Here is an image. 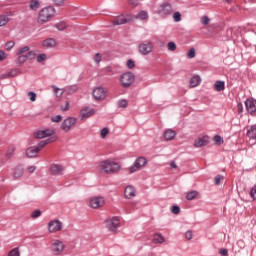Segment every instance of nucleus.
<instances>
[{"instance_id":"nucleus-22","label":"nucleus","mask_w":256,"mask_h":256,"mask_svg":"<svg viewBox=\"0 0 256 256\" xmlns=\"http://www.w3.org/2000/svg\"><path fill=\"white\" fill-rule=\"evenodd\" d=\"M175 135H177L175 131L168 129L164 132V139H166V141H172V139H175Z\"/></svg>"},{"instance_id":"nucleus-48","label":"nucleus","mask_w":256,"mask_h":256,"mask_svg":"<svg viewBox=\"0 0 256 256\" xmlns=\"http://www.w3.org/2000/svg\"><path fill=\"white\" fill-rule=\"evenodd\" d=\"M171 211L174 215H179L181 208H179V206H177V205H174V206H172Z\"/></svg>"},{"instance_id":"nucleus-1","label":"nucleus","mask_w":256,"mask_h":256,"mask_svg":"<svg viewBox=\"0 0 256 256\" xmlns=\"http://www.w3.org/2000/svg\"><path fill=\"white\" fill-rule=\"evenodd\" d=\"M52 17H55V8L52 6L44 7L38 14V23H47V21H51Z\"/></svg>"},{"instance_id":"nucleus-39","label":"nucleus","mask_w":256,"mask_h":256,"mask_svg":"<svg viewBox=\"0 0 256 256\" xmlns=\"http://www.w3.org/2000/svg\"><path fill=\"white\" fill-rule=\"evenodd\" d=\"M117 105H118V107L125 109L127 107V105H129V104L127 103V100L122 99V100L118 101Z\"/></svg>"},{"instance_id":"nucleus-3","label":"nucleus","mask_w":256,"mask_h":256,"mask_svg":"<svg viewBox=\"0 0 256 256\" xmlns=\"http://www.w3.org/2000/svg\"><path fill=\"white\" fill-rule=\"evenodd\" d=\"M246 141L249 143V145H256V124L247 126Z\"/></svg>"},{"instance_id":"nucleus-31","label":"nucleus","mask_w":256,"mask_h":256,"mask_svg":"<svg viewBox=\"0 0 256 256\" xmlns=\"http://www.w3.org/2000/svg\"><path fill=\"white\" fill-rule=\"evenodd\" d=\"M30 9H32V11H37V9H39V0H31Z\"/></svg>"},{"instance_id":"nucleus-5","label":"nucleus","mask_w":256,"mask_h":256,"mask_svg":"<svg viewBox=\"0 0 256 256\" xmlns=\"http://www.w3.org/2000/svg\"><path fill=\"white\" fill-rule=\"evenodd\" d=\"M120 82L122 87H131L135 83V75L131 72H126L121 75Z\"/></svg>"},{"instance_id":"nucleus-55","label":"nucleus","mask_w":256,"mask_h":256,"mask_svg":"<svg viewBox=\"0 0 256 256\" xmlns=\"http://www.w3.org/2000/svg\"><path fill=\"white\" fill-rule=\"evenodd\" d=\"M127 67H128V69H133L135 67V61L128 60L127 61Z\"/></svg>"},{"instance_id":"nucleus-8","label":"nucleus","mask_w":256,"mask_h":256,"mask_svg":"<svg viewBox=\"0 0 256 256\" xmlns=\"http://www.w3.org/2000/svg\"><path fill=\"white\" fill-rule=\"evenodd\" d=\"M77 123V119L73 117H69L65 119L61 124V130L65 131L66 133H69L71 129L74 127V125Z\"/></svg>"},{"instance_id":"nucleus-26","label":"nucleus","mask_w":256,"mask_h":256,"mask_svg":"<svg viewBox=\"0 0 256 256\" xmlns=\"http://www.w3.org/2000/svg\"><path fill=\"white\" fill-rule=\"evenodd\" d=\"M79 89V87H77V85H71V86H66L64 88L65 93H67L68 95H73V93H76V91Z\"/></svg>"},{"instance_id":"nucleus-53","label":"nucleus","mask_w":256,"mask_h":256,"mask_svg":"<svg viewBox=\"0 0 256 256\" xmlns=\"http://www.w3.org/2000/svg\"><path fill=\"white\" fill-rule=\"evenodd\" d=\"M52 87H53V91L57 97H61L63 95V92L59 93V91H61V89L57 88V86H52Z\"/></svg>"},{"instance_id":"nucleus-24","label":"nucleus","mask_w":256,"mask_h":256,"mask_svg":"<svg viewBox=\"0 0 256 256\" xmlns=\"http://www.w3.org/2000/svg\"><path fill=\"white\" fill-rule=\"evenodd\" d=\"M153 243L157 244V243H165V237H163V234L161 233H156L153 236Z\"/></svg>"},{"instance_id":"nucleus-41","label":"nucleus","mask_w":256,"mask_h":256,"mask_svg":"<svg viewBox=\"0 0 256 256\" xmlns=\"http://www.w3.org/2000/svg\"><path fill=\"white\" fill-rule=\"evenodd\" d=\"M15 47V43L13 41H8L5 44L6 51H11Z\"/></svg>"},{"instance_id":"nucleus-21","label":"nucleus","mask_w":256,"mask_h":256,"mask_svg":"<svg viewBox=\"0 0 256 256\" xmlns=\"http://www.w3.org/2000/svg\"><path fill=\"white\" fill-rule=\"evenodd\" d=\"M209 143V137L204 136L203 138H200L195 141L194 145L195 147H205Z\"/></svg>"},{"instance_id":"nucleus-58","label":"nucleus","mask_w":256,"mask_h":256,"mask_svg":"<svg viewBox=\"0 0 256 256\" xmlns=\"http://www.w3.org/2000/svg\"><path fill=\"white\" fill-rule=\"evenodd\" d=\"M221 179H223V176L217 175L214 179L215 185H219L221 183Z\"/></svg>"},{"instance_id":"nucleus-28","label":"nucleus","mask_w":256,"mask_h":256,"mask_svg":"<svg viewBox=\"0 0 256 256\" xmlns=\"http://www.w3.org/2000/svg\"><path fill=\"white\" fill-rule=\"evenodd\" d=\"M24 169L22 166H17L14 171L15 179H19V177H23Z\"/></svg>"},{"instance_id":"nucleus-45","label":"nucleus","mask_w":256,"mask_h":256,"mask_svg":"<svg viewBox=\"0 0 256 256\" xmlns=\"http://www.w3.org/2000/svg\"><path fill=\"white\" fill-rule=\"evenodd\" d=\"M173 19H174L175 23H179V21H181V12H175L173 14Z\"/></svg>"},{"instance_id":"nucleus-30","label":"nucleus","mask_w":256,"mask_h":256,"mask_svg":"<svg viewBox=\"0 0 256 256\" xmlns=\"http://www.w3.org/2000/svg\"><path fill=\"white\" fill-rule=\"evenodd\" d=\"M197 195H199V193L197 191L188 192L186 195V199L188 201H193V199H195V197H197Z\"/></svg>"},{"instance_id":"nucleus-32","label":"nucleus","mask_w":256,"mask_h":256,"mask_svg":"<svg viewBox=\"0 0 256 256\" xmlns=\"http://www.w3.org/2000/svg\"><path fill=\"white\" fill-rule=\"evenodd\" d=\"M6 23H9V16L0 15V27L5 26Z\"/></svg>"},{"instance_id":"nucleus-62","label":"nucleus","mask_w":256,"mask_h":256,"mask_svg":"<svg viewBox=\"0 0 256 256\" xmlns=\"http://www.w3.org/2000/svg\"><path fill=\"white\" fill-rule=\"evenodd\" d=\"M15 75H17V72L15 70H11L9 73H8V77H15Z\"/></svg>"},{"instance_id":"nucleus-33","label":"nucleus","mask_w":256,"mask_h":256,"mask_svg":"<svg viewBox=\"0 0 256 256\" xmlns=\"http://www.w3.org/2000/svg\"><path fill=\"white\" fill-rule=\"evenodd\" d=\"M148 17H149V14L146 11H141L136 15V18L141 19L142 21H144V19H147Z\"/></svg>"},{"instance_id":"nucleus-2","label":"nucleus","mask_w":256,"mask_h":256,"mask_svg":"<svg viewBox=\"0 0 256 256\" xmlns=\"http://www.w3.org/2000/svg\"><path fill=\"white\" fill-rule=\"evenodd\" d=\"M100 169L103 173L113 174L117 173L121 169V166L115 161L106 160L100 163Z\"/></svg>"},{"instance_id":"nucleus-23","label":"nucleus","mask_w":256,"mask_h":256,"mask_svg":"<svg viewBox=\"0 0 256 256\" xmlns=\"http://www.w3.org/2000/svg\"><path fill=\"white\" fill-rule=\"evenodd\" d=\"M42 45L43 47L51 48V47H55V45H57V42L53 38H48L43 41Z\"/></svg>"},{"instance_id":"nucleus-44","label":"nucleus","mask_w":256,"mask_h":256,"mask_svg":"<svg viewBox=\"0 0 256 256\" xmlns=\"http://www.w3.org/2000/svg\"><path fill=\"white\" fill-rule=\"evenodd\" d=\"M28 97H30V101H32V102L37 101V93H35L33 91L28 92Z\"/></svg>"},{"instance_id":"nucleus-25","label":"nucleus","mask_w":256,"mask_h":256,"mask_svg":"<svg viewBox=\"0 0 256 256\" xmlns=\"http://www.w3.org/2000/svg\"><path fill=\"white\" fill-rule=\"evenodd\" d=\"M201 84V77L200 76H193L190 79V87H198Z\"/></svg>"},{"instance_id":"nucleus-43","label":"nucleus","mask_w":256,"mask_h":256,"mask_svg":"<svg viewBox=\"0 0 256 256\" xmlns=\"http://www.w3.org/2000/svg\"><path fill=\"white\" fill-rule=\"evenodd\" d=\"M31 217H32V219H37V218L41 217V210H34L31 213Z\"/></svg>"},{"instance_id":"nucleus-36","label":"nucleus","mask_w":256,"mask_h":256,"mask_svg":"<svg viewBox=\"0 0 256 256\" xmlns=\"http://www.w3.org/2000/svg\"><path fill=\"white\" fill-rule=\"evenodd\" d=\"M56 28L58 31H65V29H67V24L65 22H59L56 24Z\"/></svg>"},{"instance_id":"nucleus-60","label":"nucleus","mask_w":256,"mask_h":256,"mask_svg":"<svg viewBox=\"0 0 256 256\" xmlns=\"http://www.w3.org/2000/svg\"><path fill=\"white\" fill-rule=\"evenodd\" d=\"M53 2L55 3V5L61 6L65 3V0H53Z\"/></svg>"},{"instance_id":"nucleus-16","label":"nucleus","mask_w":256,"mask_h":256,"mask_svg":"<svg viewBox=\"0 0 256 256\" xmlns=\"http://www.w3.org/2000/svg\"><path fill=\"white\" fill-rule=\"evenodd\" d=\"M63 171H65V167L58 164H52L50 166L51 175H63Z\"/></svg>"},{"instance_id":"nucleus-29","label":"nucleus","mask_w":256,"mask_h":256,"mask_svg":"<svg viewBox=\"0 0 256 256\" xmlns=\"http://www.w3.org/2000/svg\"><path fill=\"white\" fill-rule=\"evenodd\" d=\"M215 91H223L225 89V82L224 81H216L214 84Z\"/></svg>"},{"instance_id":"nucleus-17","label":"nucleus","mask_w":256,"mask_h":256,"mask_svg":"<svg viewBox=\"0 0 256 256\" xmlns=\"http://www.w3.org/2000/svg\"><path fill=\"white\" fill-rule=\"evenodd\" d=\"M81 119H89V117H92V115H95V109L85 107L80 112Z\"/></svg>"},{"instance_id":"nucleus-11","label":"nucleus","mask_w":256,"mask_h":256,"mask_svg":"<svg viewBox=\"0 0 256 256\" xmlns=\"http://www.w3.org/2000/svg\"><path fill=\"white\" fill-rule=\"evenodd\" d=\"M53 135H55L53 129L40 130L34 133L35 139H45V137H53Z\"/></svg>"},{"instance_id":"nucleus-20","label":"nucleus","mask_w":256,"mask_h":256,"mask_svg":"<svg viewBox=\"0 0 256 256\" xmlns=\"http://www.w3.org/2000/svg\"><path fill=\"white\" fill-rule=\"evenodd\" d=\"M124 195L126 199L135 197V188H133V186H127L124 190Z\"/></svg>"},{"instance_id":"nucleus-47","label":"nucleus","mask_w":256,"mask_h":256,"mask_svg":"<svg viewBox=\"0 0 256 256\" xmlns=\"http://www.w3.org/2000/svg\"><path fill=\"white\" fill-rule=\"evenodd\" d=\"M213 141L215 142L216 145H221V142L223 141V138H221V136H219V135H215L213 137Z\"/></svg>"},{"instance_id":"nucleus-51","label":"nucleus","mask_w":256,"mask_h":256,"mask_svg":"<svg viewBox=\"0 0 256 256\" xmlns=\"http://www.w3.org/2000/svg\"><path fill=\"white\" fill-rule=\"evenodd\" d=\"M62 119H63L62 115H56V116L52 117V122L59 123V122H61Z\"/></svg>"},{"instance_id":"nucleus-56","label":"nucleus","mask_w":256,"mask_h":256,"mask_svg":"<svg viewBox=\"0 0 256 256\" xmlns=\"http://www.w3.org/2000/svg\"><path fill=\"white\" fill-rule=\"evenodd\" d=\"M5 59H7V53L0 50V61H5Z\"/></svg>"},{"instance_id":"nucleus-64","label":"nucleus","mask_w":256,"mask_h":256,"mask_svg":"<svg viewBox=\"0 0 256 256\" xmlns=\"http://www.w3.org/2000/svg\"><path fill=\"white\" fill-rule=\"evenodd\" d=\"M0 79H9V75L8 74H2L0 76Z\"/></svg>"},{"instance_id":"nucleus-18","label":"nucleus","mask_w":256,"mask_h":256,"mask_svg":"<svg viewBox=\"0 0 256 256\" xmlns=\"http://www.w3.org/2000/svg\"><path fill=\"white\" fill-rule=\"evenodd\" d=\"M54 141H57L56 136H52L51 138H48L47 140H42L38 143V146H36V149H39V151H41V149H43V147H45L46 145H49V143H53Z\"/></svg>"},{"instance_id":"nucleus-54","label":"nucleus","mask_w":256,"mask_h":256,"mask_svg":"<svg viewBox=\"0 0 256 256\" xmlns=\"http://www.w3.org/2000/svg\"><path fill=\"white\" fill-rule=\"evenodd\" d=\"M209 21H210V19L207 16H204L201 18L202 25H209Z\"/></svg>"},{"instance_id":"nucleus-42","label":"nucleus","mask_w":256,"mask_h":256,"mask_svg":"<svg viewBox=\"0 0 256 256\" xmlns=\"http://www.w3.org/2000/svg\"><path fill=\"white\" fill-rule=\"evenodd\" d=\"M167 48L168 51H175V49H177V44H175V42H168Z\"/></svg>"},{"instance_id":"nucleus-10","label":"nucleus","mask_w":256,"mask_h":256,"mask_svg":"<svg viewBox=\"0 0 256 256\" xmlns=\"http://www.w3.org/2000/svg\"><path fill=\"white\" fill-rule=\"evenodd\" d=\"M92 95L96 101H103L105 97H107V92L103 87H96L93 90Z\"/></svg>"},{"instance_id":"nucleus-46","label":"nucleus","mask_w":256,"mask_h":256,"mask_svg":"<svg viewBox=\"0 0 256 256\" xmlns=\"http://www.w3.org/2000/svg\"><path fill=\"white\" fill-rule=\"evenodd\" d=\"M26 57H28V60H33L35 59V57H37V53H35V51H29L27 54H26Z\"/></svg>"},{"instance_id":"nucleus-19","label":"nucleus","mask_w":256,"mask_h":256,"mask_svg":"<svg viewBox=\"0 0 256 256\" xmlns=\"http://www.w3.org/2000/svg\"><path fill=\"white\" fill-rule=\"evenodd\" d=\"M39 153V148L37 146H31L26 150V155L29 158L36 157Z\"/></svg>"},{"instance_id":"nucleus-59","label":"nucleus","mask_w":256,"mask_h":256,"mask_svg":"<svg viewBox=\"0 0 256 256\" xmlns=\"http://www.w3.org/2000/svg\"><path fill=\"white\" fill-rule=\"evenodd\" d=\"M128 3L133 5V7H137L139 5V0H128Z\"/></svg>"},{"instance_id":"nucleus-6","label":"nucleus","mask_w":256,"mask_h":256,"mask_svg":"<svg viewBox=\"0 0 256 256\" xmlns=\"http://www.w3.org/2000/svg\"><path fill=\"white\" fill-rule=\"evenodd\" d=\"M147 165V159L145 157H138L132 166L129 167L130 173H137V171L143 169Z\"/></svg>"},{"instance_id":"nucleus-12","label":"nucleus","mask_w":256,"mask_h":256,"mask_svg":"<svg viewBox=\"0 0 256 256\" xmlns=\"http://www.w3.org/2000/svg\"><path fill=\"white\" fill-rule=\"evenodd\" d=\"M61 229H63V223L59 220L50 221L48 223V231L50 233H56V231H61Z\"/></svg>"},{"instance_id":"nucleus-14","label":"nucleus","mask_w":256,"mask_h":256,"mask_svg":"<svg viewBox=\"0 0 256 256\" xmlns=\"http://www.w3.org/2000/svg\"><path fill=\"white\" fill-rule=\"evenodd\" d=\"M152 50L153 45L151 42H144L139 45V53H141V55H149Z\"/></svg>"},{"instance_id":"nucleus-27","label":"nucleus","mask_w":256,"mask_h":256,"mask_svg":"<svg viewBox=\"0 0 256 256\" xmlns=\"http://www.w3.org/2000/svg\"><path fill=\"white\" fill-rule=\"evenodd\" d=\"M127 23V18L125 16H118L113 20L114 25H125Z\"/></svg>"},{"instance_id":"nucleus-38","label":"nucleus","mask_w":256,"mask_h":256,"mask_svg":"<svg viewBox=\"0 0 256 256\" xmlns=\"http://www.w3.org/2000/svg\"><path fill=\"white\" fill-rule=\"evenodd\" d=\"M29 49V46H24L16 52V55H23L24 53H27Z\"/></svg>"},{"instance_id":"nucleus-9","label":"nucleus","mask_w":256,"mask_h":256,"mask_svg":"<svg viewBox=\"0 0 256 256\" xmlns=\"http://www.w3.org/2000/svg\"><path fill=\"white\" fill-rule=\"evenodd\" d=\"M51 251L53 255H61V253L65 251V244H63L60 240H55L51 245Z\"/></svg>"},{"instance_id":"nucleus-35","label":"nucleus","mask_w":256,"mask_h":256,"mask_svg":"<svg viewBox=\"0 0 256 256\" xmlns=\"http://www.w3.org/2000/svg\"><path fill=\"white\" fill-rule=\"evenodd\" d=\"M249 195L253 201H256V184L250 189Z\"/></svg>"},{"instance_id":"nucleus-34","label":"nucleus","mask_w":256,"mask_h":256,"mask_svg":"<svg viewBox=\"0 0 256 256\" xmlns=\"http://www.w3.org/2000/svg\"><path fill=\"white\" fill-rule=\"evenodd\" d=\"M27 61H28L27 55H23V54L19 55V57H18L19 65H23L24 63H27Z\"/></svg>"},{"instance_id":"nucleus-37","label":"nucleus","mask_w":256,"mask_h":256,"mask_svg":"<svg viewBox=\"0 0 256 256\" xmlns=\"http://www.w3.org/2000/svg\"><path fill=\"white\" fill-rule=\"evenodd\" d=\"M8 256H21L19 252V248H13L9 253Z\"/></svg>"},{"instance_id":"nucleus-50","label":"nucleus","mask_w":256,"mask_h":256,"mask_svg":"<svg viewBox=\"0 0 256 256\" xmlns=\"http://www.w3.org/2000/svg\"><path fill=\"white\" fill-rule=\"evenodd\" d=\"M45 59H47L46 54H40V55L37 56V62L38 63H43V61H45Z\"/></svg>"},{"instance_id":"nucleus-40","label":"nucleus","mask_w":256,"mask_h":256,"mask_svg":"<svg viewBox=\"0 0 256 256\" xmlns=\"http://www.w3.org/2000/svg\"><path fill=\"white\" fill-rule=\"evenodd\" d=\"M188 59H195V48H190L187 52Z\"/></svg>"},{"instance_id":"nucleus-61","label":"nucleus","mask_w":256,"mask_h":256,"mask_svg":"<svg viewBox=\"0 0 256 256\" xmlns=\"http://www.w3.org/2000/svg\"><path fill=\"white\" fill-rule=\"evenodd\" d=\"M35 169H37V167H35V166H29V167H28V172H29V173H35Z\"/></svg>"},{"instance_id":"nucleus-49","label":"nucleus","mask_w":256,"mask_h":256,"mask_svg":"<svg viewBox=\"0 0 256 256\" xmlns=\"http://www.w3.org/2000/svg\"><path fill=\"white\" fill-rule=\"evenodd\" d=\"M108 134H109V128H103L100 132L102 139H105V137H107Z\"/></svg>"},{"instance_id":"nucleus-52","label":"nucleus","mask_w":256,"mask_h":256,"mask_svg":"<svg viewBox=\"0 0 256 256\" xmlns=\"http://www.w3.org/2000/svg\"><path fill=\"white\" fill-rule=\"evenodd\" d=\"M185 237L188 241H191L193 239V232L191 230L186 231Z\"/></svg>"},{"instance_id":"nucleus-4","label":"nucleus","mask_w":256,"mask_h":256,"mask_svg":"<svg viewBox=\"0 0 256 256\" xmlns=\"http://www.w3.org/2000/svg\"><path fill=\"white\" fill-rule=\"evenodd\" d=\"M157 13L160 17H169L173 13V6L169 2H164L158 7Z\"/></svg>"},{"instance_id":"nucleus-13","label":"nucleus","mask_w":256,"mask_h":256,"mask_svg":"<svg viewBox=\"0 0 256 256\" xmlns=\"http://www.w3.org/2000/svg\"><path fill=\"white\" fill-rule=\"evenodd\" d=\"M245 107H246L247 112L250 115H255V112H256V100L253 99V98L247 99L245 101Z\"/></svg>"},{"instance_id":"nucleus-63","label":"nucleus","mask_w":256,"mask_h":256,"mask_svg":"<svg viewBox=\"0 0 256 256\" xmlns=\"http://www.w3.org/2000/svg\"><path fill=\"white\" fill-rule=\"evenodd\" d=\"M238 113H243V104H238Z\"/></svg>"},{"instance_id":"nucleus-15","label":"nucleus","mask_w":256,"mask_h":256,"mask_svg":"<svg viewBox=\"0 0 256 256\" xmlns=\"http://www.w3.org/2000/svg\"><path fill=\"white\" fill-rule=\"evenodd\" d=\"M105 205V199L103 197H96L90 200V206L92 209H99Z\"/></svg>"},{"instance_id":"nucleus-7","label":"nucleus","mask_w":256,"mask_h":256,"mask_svg":"<svg viewBox=\"0 0 256 256\" xmlns=\"http://www.w3.org/2000/svg\"><path fill=\"white\" fill-rule=\"evenodd\" d=\"M105 224L108 231H110L111 233H117V229H119V225L121 224V222H119V218L117 216H114L111 219H107L105 221Z\"/></svg>"},{"instance_id":"nucleus-57","label":"nucleus","mask_w":256,"mask_h":256,"mask_svg":"<svg viewBox=\"0 0 256 256\" xmlns=\"http://www.w3.org/2000/svg\"><path fill=\"white\" fill-rule=\"evenodd\" d=\"M94 61H95V63H97V64L101 63V54L97 53V54L94 56Z\"/></svg>"}]
</instances>
